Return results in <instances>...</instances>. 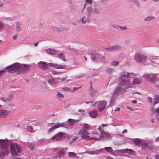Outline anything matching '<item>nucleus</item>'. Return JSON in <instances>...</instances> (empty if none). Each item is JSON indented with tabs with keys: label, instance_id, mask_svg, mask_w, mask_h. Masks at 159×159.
Listing matches in <instances>:
<instances>
[{
	"label": "nucleus",
	"instance_id": "42",
	"mask_svg": "<svg viewBox=\"0 0 159 159\" xmlns=\"http://www.w3.org/2000/svg\"><path fill=\"white\" fill-rule=\"evenodd\" d=\"M106 71L109 74H111L114 71V70L112 68H107L106 69Z\"/></svg>",
	"mask_w": 159,
	"mask_h": 159
},
{
	"label": "nucleus",
	"instance_id": "3",
	"mask_svg": "<svg viewBox=\"0 0 159 159\" xmlns=\"http://www.w3.org/2000/svg\"><path fill=\"white\" fill-rule=\"evenodd\" d=\"M38 65L39 67L43 70H47L49 66L53 67L57 69L66 68L65 65L54 63H48L44 61H40L38 62Z\"/></svg>",
	"mask_w": 159,
	"mask_h": 159
},
{
	"label": "nucleus",
	"instance_id": "5",
	"mask_svg": "<svg viewBox=\"0 0 159 159\" xmlns=\"http://www.w3.org/2000/svg\"><path fill=\"white\" fill-rule=\"evenodd\" d=\"M10 148L11 152L13 157L20 155L21 148L17 143H11Z\"/></svg>",
	"mask_w": 159,
	"mask_h": 159
},
{
	"label": "nucleus",
	"instance_id": "4",
	"mask_svg": "<svg viewBox=\"0 0 159 159\" xmlns=\"http://www.w3.org/2000/svg\"><path fill=\"white\" fill-rule=\"evenodd\" d=\"M9 141L6 140L0 139V145L2 150L0 151V158L7 156L9 153L8 145Z\"/></svg>",
	"mask_w": 159,
	"mask_h": 159
},
{
	"label": "nucleus",
	"instance_id": "56",
	"mask_svg": "<svg viewBox=\"0 0 159 159\" xmlns=\"http://www.w3.org/2000/svg\"><path fill=\"white\" fill-rule=\"evenodd\" d=\"M81 88V87H74L73 88V89L72 91V92H74L75 91L77 90V89H80Z\"/></svg>",
	"mask_w": 159,
	"mask_h": 159
},
{
	"label": "nucleus",
	"instance_id": "40",
	"mask_svg": "<svg viewBox=\"0 0 159 159\" xmlns=\"http://www.w3.org/2000/svg\"><path fill=\"white\" fill-rule=\"evenodd\" d=\"M68 155L69 157H70L73 158L77 157L76 155L73 152H69Z\"/></svg>",
	"mask_w": 159,
	"mask_h": 159
},
{
	"label": "nucleus",
	"instance_id": "55",
	"mask_svg": "<svg viewBox=\"0 0 159 159\" xmlns=\"http://www.w3.org/2000/svg\"><path fill=\"white\" fill-rule=\"evenodd\" d=\"M93 2L92 0H85V2L87 4H92Z\"/></svg>",
	"mask_w": 159,
	"mask_h": 159
},
{
	"label": "nucleus",
	"instance_id": "6",
	"mask_svg": "<svg viewBox=\"0 0 159 159\" xmlns=\"http://www.w3.org/2000/svg\"><path fill=\"white\" fill-rule=\"evenodd\" d=\"M21 64L19 63H15L6 68L7 71L10 72H17L19 74L20 73Z\"/></svg>",
	"mask_w": 159,
	"mask_h": 159
},
{
	"label": "nucleus",
	"instance_id": "43",
	"mask_svg": "<svg viewBox=\"0 0 159 159\" xmlns=\"http://www.w3.org/2000/svg\"><path fill=\"white\" fill-rule=\"evenodd\" d=\"M66 30V28L65 27H57V31L60 32L62 31L65 30Z\"/></svg>",
	"mask_w": 159,
	"mask_h": 159
},
{
	"label": "nucleus",
	"instance_id": "49",
	"mask_svg": "<svg viewBox=\"0 0 159 159\" xmlns=\"http://www.w3.org/2000/svg\"><path fill=\"white\" fill-rule=\"evenodd\" d=\"M57 95L60 98H62L64 97V95L60 92H58Z\"/></svg>",
	"mask_w": 159,
	"mask_h": 159
},
{
	"label": "nucleus",
	"instance_id": "51",
	"mask_svg": "<svg viewBox=\"0 0 159 159\" xmlns=\"http://www.w3.org/2000/svg\"><path fill=\"white\" fill-rule=\"evenodd\" d=\"M119 28L121 30H125L127 29V27L125 26H120Z\"/></svg>",
	"mask_w": 159,
	"mask_h": 159
},
{
	"label": "nucleus",
	"instance_id": "48",
	"mask_svg": "<svg viewBox=\"0 0 159 159\" xmlns=\"http://www.w3.org/2000/svg\"><path fill=\"white\" fill-rule=\"evenodd\" d=\"M27 129L29 131L31 132H33V128L32 126H28L27 127Z\"/></svg>",
	"mask_w": 159,
	"mask_h": 159
},
{
	"label": "nucleus",
	"instance_id": "54",
	"mask_svg": "<svg viewBox=\"0 0 159 159\" xmlns=\"http://www.w3.org/2000/svg\"><path fill=\"white\" fill-rule=\"evenodd\" d=\"M6 71L5 70H2L0 71V77L3 75Z\"/></svg>",
	"mask_w": 159,
	"mask_h": 159
},
{
	"label": "nucleus",
	"instance_id": "24",
	"mask_svg": "<svg viewBox=\"0 0 159 159\" xmlns=\"http://www.w3.org/2000/svg\"><path fill=\"white\" fill-rule=\"evenodd\" d=\"M159 102V96L157 95L154 97L153 100V102L152 103V105L154 106L155 105L157 104Z\"/></svg>",
	"mask_w": 159,
	"mask_h": 159
},
{
	"label": "nucleus",
	"instance_id": "10",
	"mask_svg": "<svg viewBox=\"0 0 159 159\" xmlns=\"http://www.w3.org/2000/svg\"><path fill=\"white\" fill-rule=\"evenodd\" d=\"M98 129L99 131L100 140L103 139H110L111 137L110 134L104 131L101 127H98Z\"/></svg>",
	"mask_w": 159,
	"mask_h": 159
},
{
	"label": "nucleus",
	"instance_id": "34",
	"mask_svg": "<svg viewBox=\"0 0 159 159\" xmlns=\"http://www.w3.org/2000/svg\"><path fill=\"white\" fill-rule=\"evenodd\" d=\"M152 74H145L143 75V76L145 80L147 81L148 82L149 80H150V75Z\"/></svg>",
	"mask_w": 159,
	"mask_h": 159
},
{
	"label": "nucleus",
	"instance_id": "19",
	"mask_svg": "<svg viewBox=\"0 0 159 159\" xmlns=\"http://www.w3.org/2000/svg\"><path fill=\"white\" fill-rule=\"evenodd\" d=\"M89 21V18L87 16H84L80 18L77 21L78 23L81 22L83 24H86Z\"/></svg>",
	"mask_w": 159,
	"mask_h": 159
},
{
	"label": "nucleus",
	"instance_id": "20",
	"mask_svg": "<svg viewBox=\"0 0 159 159\" xmlns=\"http://www.w3.org/2000/svg\"><path fill=\"white\" fill-rule=\"evenodd\" d=\"M89 114L93 118H95L98 116V111L97 110H93L89 112Z\"/></svg>",
	"mask_w": 159,
	"mask_h": 159
},
{
	"label": "nucleus",
	"instance_id": "23",
	"mask_svg": "<svg viewBox=\"0 0 159 159\" xmlns=\"http://www.w3.org/2000/svg\"><path fill=\"white\" fill-rule=\"evenodd\" d=\"M133 142L134 144L138 146H139L142 144V141L140 139H134Z\"/></svg>",
	"mask_w": 159,
	"mask_h": 159
},
{
	"label": "nucleus",
	"instance_id": "22",
	"mask_svg": "<svg viewBox=\"0 0 159 159\" xmlns=\"http://www.w3.org/2000/svg\"><path fill=\"white\" fill-rule=\"evenodd\" d=\"M46 52L51 55H53L55 53H57V51L55 49L49 48L45 50Z\"/></svg>",
	"mask_w": 159,
	"mask_h": 159
},
{
	"label": "nucleus",
	"instance_id": "27",
	"mask_svg": "<svg viewBox=\"0 0 159 159\" xmlns=\"http://www.w3.org/2000/svg\"><path fill=\"white\" fill-rule=\"evenodd\" d=\"M126 152L128 154L131 155L135 156L136 154V152L131 149L126 148Z\"/></svg>",
	"mask_w": 159,
	"mask_h": 159
},
{
	"label": "nucleus",
	"instance_id": "33",
	"mask_svg": "<svg viewBox=\"0 0 159 159\" xmlns=\"http://www.w3.org/2000/svg\"><path fill=\"white\" fill-rule=\"evenodd\" d=\"M82 129H84V131H87L90 129V126L88 124L84 123L82 125Z\"/></svg>",
	"mask_w": 159,
	"mask_h": 159
},
{
	"label": "nucleus",
	"instance_id": "60",
	"mask_svg": "<svg viewBox=\"0 0 159 159\" xmlns=\"http://www.w3.org/2000/svg\"><path fill=\"white\" fill-rule=\"evenodd\" d=\"M112 26L114 28H116V29H118V28H119L120 27L119 26L117 25H112Z\"/></svg>",
	"mask_w": 159,
	"mask_h": 159
},
{
	"label": "nucleus",
	"instance_id": "18",
	"mask_svg": "<svg viewBox=\"0 0 159 159\" xmlns=\"http://www.w3.org/2000/svg\"><path fill=\"white\" fill-rule=\"evenodd\" d=\"M117 97L116 96L113 94L111 97L110 100L109 102V106L111 107L116 102V98Z\"/></svg>",
	"mask_w": 159,
	"mask_h": 159
},
{
	"label": "nucleus",
	"instance_id": "45",
	"mask_svg": "<svg viewBox=\"0 0 159 159\" xmlns=\"http://www.w3.org/2000/svg\"><path fill=\"white\" fill-rule=\"evenodd\" d=\"M87 10L88 14H90L92 11V9L91 7H88L87 8Z\"/></svg>",
	"mask_w": 159,
	"mask_h": 159
},
{
	"label": "nucleus",
	"instance_id": "25",
	"mask_svg": "<svg viewBox=\"0 0 159 159\" xmlns=\"http://www.w3.org/2000/svg\"><path fill=\"white\" fill-rule=\"evenodd\" d=\"M152 148V147H148V144L147 143H143L141 145V149L143 150H145L148 148L149 149H150Z\"/></svg>",
	"mask_w": 159,
	"mask_h": 159
},
{
	"label": "nucleus",
	"instance_id": "64",
	"mask_svg": "<svg viewBox=\"0 0 159 159\" xmlns=\"http://www.w3.org/2000/svg\"><path fill=\"white\" fill-rule=\"evenodd\" d=\"M17 37L18 35H15L13 36V39H17Z\"/></svg>",
	"mask_w": 159,
	"mask_h": 159
},
{
	"label": "nucleus",
	"instance_id": "30",
	"mask_svg": "<svg viewBox=\"0 0 159 159\" xmlns=\"http://www.w3.org/2000/svg\"><path fill=\"white\" fill-rule=\"evenodd\" d=\"M21 25V22L20 21H17L16 23V29L17 31L19 32L20 30V26Z\"/></svg>",
	"mask_w": 159,
	"mask_h": 159
},
{
	"label": "nucleus",
	"instance_id": "29",
	"mask_svg": "<svg viewBox=\"0 0 159 159\" xmlns=\"http://www.w3.org/2000/svg\"><path fill=\"white\" fill-rule=\"evenodd\" d=\"M112 51L117 50L121 48V46L120 45L117 44L113 45L111 46Z\"/></svg>",
	"mask_w": 159,
	"mask_h": 159
},
{
	"label": "nucleus",
	"instance_id": "52",
	"mask_svg": "<svg viewBox=\"0 0 159 159\" xmlns=\"http://www.w3.org/2000/svg\"><path fill=\"white\" fill-rule=\"evenodd\" d=\"M4 27V25L3 23L1 21H0V30L3 29Z\"/></svg>",
	"mask_w": 159,
	"mask_h": 159
},
{
	"label": "nucleus",
	"instance_id": "62",
	"mask_svg": "<svg viewBox=\"0 0 159 159\" xmlns=\"http://www.w3.org/2000/svg\"><path fill=\"white\" fill-rule=\"evenodd\" d=\"M127 108L129 110H130L131 111H134L133 109L131 107H129V106H127Z\"/></svg>",
	"mask_w": 159,
	"mask_h": 159
},
{
	"label": "nucleus",
	"instance_id": "13",
	"mask_svg": "<svg viewBox=\"0 0 159 159\" xmlns=\"http://www.w3.org/2000/svg\"><path fill=\"white\" fill-rule=\"evenodd\" d=\"M79 134L81 135V138L82 139L89 140L90 135L88 131H84V129H80L79 132Z\"/></svg>",
	"mask_w": 159,
	"mask_h": 159
},
{
	"label": "nucleus",
	"instance_id": "2",
	"mask_svg": "<svg viewBox=\"0 0 159 159\" xmlns=\"http://www.w3.org/2000/svg\"><path fill=\"white\" fill-rule=\"evenodd\" d=\"M124 77L125 76H123L121 72L119 78V86L116 87L113 93L117 97L121 94L124 93L127 89L129 88L127 84H126Z\"/></svg>",
	"mask_w": 159,
	"mask_h": 159
},
{
	"label": "nucleus",
	"instance_id": "36",
	"mask_svg": "<svg viewBox=\"0 0 159 159\" xmlns=\"http://www.w3.org/2000/svg\"><path fill=\"white\" fill-rule=\"evenodd\" d=\"M155 18L152 16L150 15L145 17L144 20L145 21H148L155 19Z\"/></svg>",
	"mask_w": 159,
	"mask_h": 159
},
{
	"label": "nucleus",
	"instance_id": "38",
	"mask_svg": "<svg viewBox=\"0 0 159 159\" xmlns=\"http://www.w3.org/2000/svg\"><path fill=\"white\" fill-rule=\"evenodd\" d=\"M65 153L64 152L61 151H59L57 153V156L58 157H61L64 155Z\"/></svg>",
	"mask_w": 159,
	"mask_h": 159
},
{
	"label": "nucleus",
	"instance_id": "9",
	"mask_svg": "<svg viewBox=\"0 0 159 159\" xmlns=\"http://www.w3.org/2000/svg\"><path fill=\"white\" fill-rule=\"evenodd\" d=\"M91 59L93 60L100 61L103 63H106L107 62V60L104 56L98 54L96 53L94 55H92Z\"/></svg>",
	"mask_w": 159,
	"mask_h": 159
},
{
	"label": "nucleus",
	"instance_id": "39",
	"mask_svg": "<svg viewBox=\"0 0 159 159\" xmlns=\"http://www.w3.org/2000/svg\"><path fill=\"white\" fill-rule=\"evenodd\" d=\"M68 122L69 124L71 126L73 125L75 123L76 121L75 120L71 119H68Z\"/></svg>",
	"mask_w": 159,
	"mask_h": 159
},
{
	"label": "nucleus",
	"instance_id": "31",
	"mask_svg": "<svg viewBox=\"0 0 159 159\" xmlns=\"http://www.w3.org/2000/svg\"><path fill=\"white\" fill-rule=\"evenodd\" d=\"M12 98L11 97H3L1 98V100L4 102H10Z\"/></svg>",
	"mask_w": 159,
	"mask_h": 159
},
{
	"label": "nucleus",
	"instance_id": "8",
	"mask_svg": "<svg viewBox=\"0 0 159 159\" xmlns=\"http://www.w3.org/2000/svg\"><path fill=\"white\" fill-rule=\"evenodd\" d=\"M52 125L53 126L50 128V129L48 131V133L52 132L55 129L58 128L64 127L65 125V124L64 122L61 123L59 122H57V123H49L48 124V126L49 127H51L52 126Z\"/></svg>",
	"mask_w": 159,
	"mask_h": 159
},
{
	"label": "nucleus",
	"instance_id": "50",
	"mask_svg": "<svg viewBox=\"0 0 159 159\" xmlns=\"http://www.w3.org/2000/svg\"><path fill=\"white\" fill-rule=\"evenodd\" d=\"M46 140V139L45 138H43L41 139L40 140H38V142L39 143H40V144H41L43 143Z\"/></svg>",
	"mask_w": 159,
	"mask_h": 159
},
{
	"label": "nucleus",
	"instance_id": "21",
	"mask_svg": "<svg viewBox=\"0 0 159 159\" xmlns=\"http://www.w3.org/2000/svg\"><path fill=\"white\" fill-rule=\"evenodd\" d=\"M47 82L50 85H53L57 84L58 82L57 80H56V78H51L48 80Z\"/></svg>",
	"mask_w": 159,
	"mask_h": 159
},
{
	"label": "nucleus",
	"instance_id": "28",
	"mask_svg": "<svg viewBox=\"0 0 159 159\" xmlns=\"http://www.w3.org/2000/svg\"><path fill=\"white\" fill-rule=\"evenodd\" d=\"M152 112L153 113H157V116L156 118L159 120V107L156 109H152Z\"/></svg>",
	"mask_w": 159,
	"mask_h": 159
},
{
	"label": "nucleus",
	"instance_id": "61",
	"mask_svg": "<svg viewBox=\"0 0 159 159\" xmlns=\"http://www.w3.org/2000/svg\"><path fill=\"white\" fill-rule=\"evenodd\" d=\"M52 29L55 31H56L57 30V27L54 26H52Z\"/></svg>",
	"mask_w": 159,
	"mask_h": 159
},
{
	"label": "nucleus",
	"instance_id": "1",
	"mask_svg": "<svg viewBox=\"0 0 159 159\" xmlns=\"http://www.w3.org/2000/svg\"><path fill=\"white\" fill-rule=\"evenodd\" d=\"M121 72L123 76H125L124 78L126 84H127L129 88L133 87L134 85L140 84L142 83L141 78L135 77L136 76V74L125 71H122Z\"/></svg>",
	"mask_w": 159,
	"mask_h": 159
},
{
	"label": "nucleus",
	"instance_id": "12",
	"mask_svg": "<svg viewBox=\"0 0 159 159\" xmlns=\"http://www.w3.org/2000/svg\"><path fill=\"white\" fill-rule=\"evenodd\" d=\"M99 133L95 131H92L90 134L89 140L99 141Z\"/></svg>",
	"mask_w": 159,
	"mask_h": 159
},
{
	"label": "nucleus",
	"instance_id": "7",
	"mask_svg": "<svg viewBox=\"0 0 159 159\" xmlns=\"http://www.w3.org/2000/svg\"><path fill=\"white\" fill-rule=\"evenodd\" d=\"M148 57L145 55L139 52L136 53L134 55V60L139 63H143L146 61Z\"/></svg>",
	"mask_w": 159,
	"mask_h": 159
},
{
	"label": "nucleus",
	"instance_id": "63",
	"mask_svg": "<svg viewBox=\"0 0 159 159\" xmlns=\"http://www.w3.org/2000/svg\"><path fill=\"white\" fill-rule=\"evenodd\" d=\"M98 102H95L94 103H93L92 104V106L93 107L95 106L97 104L98 105Z\"/></svg>",
	"mask_w": 159,
	"mask_h": 159
},
{
	"label": "nucleus",
	"instance_id": "26",
	"mask_svg": "<svg viewBox=\"0 0 159 159\" xmlns=\"http://www.w3.org/2000/svg\"><path fill=\"white\" fill-rule=\"evenodd\" d=\"M101 152V151L100 150H100H99L89 151L87 152V153L91 155H94L98 154L100 153Z\"/></svg>",
	"mask_w": 159,
	"mask_h": 159
},
{
	"label": "nucleus",
	"instance_id": "59",
	"mask_svg": "<svg viewBox=\"0 0 159 159\" xmlns=\"http://www.w3.org/2000/svg\"><path fill=\"white\" fill-rule=\"evenodd\" d=\"M148 101L151 104L152 103V98L150 97H148Z\"/></svg>",
	"mask_w": 159,
	"mask_h": 159
},
{
	"label": "nucleus",
	"instance_id": "44",
	"mask_svg": "<svg viewBox=\"0 0 159 159\" xmlns=\"http://www.w3.org/2000/svg\"><path fill=\"white\" fill-rule=\"evenodd\" d=\"M62 90L63 91L67 92L70 91L71 90L70 88L66 87H63L62 88Z\"/></svg>",
	"mask_w": 159,
	"mask_h": 159
},
{
	"label": "nucleus",
	"instance_id": "53",
	"mask_svg": "<svg viewBox=\"0 0 159 159\" xmlns=\"http://www.w3.org/2000/svg\"><path fill=\"white\" fill-rule=\"evenodd\" d=\"M104 50L107 51H112L111 46H110L108 48H104Z\"/></svg>",
	"mask_w": 159,
	"mask_h": 159
},
{
	"label": "nucleus",
	"instance_id": "16",
	"mask_svg": "<svg viewBox=\"0 0 159 159\" xmlns=\"http://www.w3.org/2000/svg\"><path fill=\"white\" fill-rule=\"evenodd\" d=\"M31 67V65H30L21 64L20 74L27 71Z\"/></svg>",
	"mask_w": 159,
	"mask_h": 159
},
{
	"label": "nucleus",
	"instance_id": "32",
	"mask_svg": "<svg viewBox=\"0 0 159 159\" xmlns=\"http://www.w3.org/2000/svg\"><path fill=\"white\" fill-rule=\"evenodd\" d=\"M103 149L106 150L107 152L110 153L111 154L114 155V154L112 153V152L113 151V150L111 147H105L104 148L101 149L100 150H103Z\"/></svg>",
	"mask_w": 159,
	"mask_h": 159
},
{
	"label": "nucleus",
	"instance_id": "46",
	"mask_svg": "<svg viewBox=\"0 0 159 159\" xmlns=\"http://www.w3.org/2000/svg\"><path fill=\"white\" fill-rule=\"evenodd\" d=\"M93 11L96 14H99V11L98 9L97 8H94L93 9Z\"/></svg>",
	"mask_w": 159,
	"mask_h": 159
},
{
	"label": "nucleus",
	"instance_id": "17",
	"mask_svg": "<svg viewBox=\"0 0 159 159\" xmlns=\"http://www.w3.org/2000/svg\"><path fill=\"white\" fill-rule=\"evenodd\" d=\"M150 80H149L148 83L152 84H155L157 81V78L154 74H151L150 75Z\"/></svg>",
	"mask_w": 159,
	"mask_h": 159
},
{
	"label": "nucleus",
	"instance_id": "14",
	"mask_svg": "<svg viewBox=\"0 0 159 159\" xmlns=\"http://www.w3.org/2000/svg\"><path fill=\"white\" fill-rule=\"evenodd\" d=\"M107 102L106 101H102L98 102V110L100 111H102L106 107Z\"/></svg>",
	"mask_w": 159,
	"mask_h": 159
},
{
	"label": "nucleus",
	"instance_id": "15",
	"mask_svg": "<svg viewBox=\"0 0 159 159\" xmlns=\"http://www.w3.org/2000/svg\"><path fill=\"white\" fill-rule=\"evenodd\" d=\"M11 113L10 110L1 109L0 110V118H5Z\"/></svg>",
	"mask_w": 159,
	"mask_h": 159
},
{
	"label": "nucleus",
	"instance_id": "58",
	"mask_svg": "<svg viewBox=\"0 0 159 159\" xmlns=\"http://www.w3.org/2000/svg\"><path fill=\"white\" fill-rule=\"evenodd\" d=\"M126 152V148L124 149H121L120 150V153H125Z\"/></svg>",
	"mask_w": 159,
	"mask_h": 159
},
{
	"label": "nucleus",
	"instance_id": "57",
	"mask_svg": "<svg viewBox=\"0 0 159 159\" xmlns=\"http://www.w3.org/2000/svg\"><path fill=\"white\" fill-rule=\"evenodd\" d=\"M98 90L97 89H92V91H91V95H92V92L93 93H97L98 92Z\"/></svg>",
	"mask_w": 159,
	"mask_h": 159
},
{
	"label": "nucleus",
	"instance_id": "35",
	"mask_svg": "<svg viewBox=\"0 0 159 159\" xmlns=\"http://www.w3.org/2000/svg\"><path fill=\"white\" fill-rule=\"evenodd\" d=\"M119 61L114 60L111 61V65L113 66H119Z\"/></svg>",
	"mask_w": 159,
	"mask_h": 159
},
{
	"label": "nucleus",
	"instance_id": "41",
	"mask_svg": "<svg viewBox=\"0 0 159 159\" xmlns=\"http://www.w3.org/2000/svg\"><path fill=\"white\" fill-rule=\"evenodd\" d=\"M58 57L59 58L61 59L64 61H66V59L65 58V55L62 53L59 54L58 55Z\"/></svg>",
	"mask_w": 159,
	"mask_h": 159
},
{
	"label": "nucleus",
	"instance_id": "11",
	"mask_svg": "<svg viewBox=\"0 0 159 159\" xmlns=\"http://www.w3.org/2000/svg\"><path fill=\"white\" fill-rule=\"evenodd\" d=\"M65 137V135L62 132H59L52 137L50 139V141H60L64 139Z\"/></svg>",
	"mask_w": 159,
	"mask_h": 159
},
{
	"label": "nucleus",
	"instance_id": "47",
	"mask_svg": "<svg viewBox=\"0 0 159 159\" xmlns=\"http://www.w3.org/2000/svg\"><path fill=\"white\" fill-rule=\"evenodd\" d=\"M52 74L53 75H59L61 73V72H57L54 70H52Z\"/></svg>",
	"mask_w": 159,
	"mask_h": 159
},
{
	"label": "nucleus",
	"instance_id": "37",
	"mask_svg": "<svg viewBox=\"0 0 159 159\" xmlns=\"http://www.w3.org/2000/svg\"><path fill=\"white\" fill-rule=\"evenodd\" d=\"M132 2L137 7L139 8L141 6L140 3L138 0H133Z\"/></svg>",
	"mask_w": 159,
	"mask_h": 159
}]
</instances>
